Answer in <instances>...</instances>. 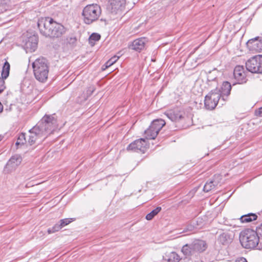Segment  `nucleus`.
I'll use <instances>...</instances> for the list:
<instances>
[{
    "label": "nucleus",
    "mask_w": 262,
    "mask_h": 262,
    "mask_svg": "<svg viewBox=\"0 0 262 262\" xmlns=\"http://www.w3.org/2000/svg\"><path fill=\"white\" fill-rule=\"evenodd\" d=\"M4 83L5 82L4 80L0 77V93H1L5 88Z\"/></svg>",
    "instance_id": "7c9ffc66"
},
{
    "label": "nucleus",
    "mask_w": 262,
    "mask_h": 262,
    "mask_svg": "<svg viewBox=\"0 0 262 262\" xmlns=\"http://www.w3.org/2000/svg\"><path fill=\"white\" fill-rule=\"evenodd\" d=\"M165 115L172 121H179L184 117V112L178 108L168 110L164 113Z\"/></svg>",
    "instance_id": "f8f14e48"
},
{
    "label": "nucleus",
    "mask_w": 262,
    "mask_h": 262,
    "mask_svg": "<svg viewBox=\"0 0 262 262\" xmlns=\"http://www.w3.org/2000/svg\"><path fill=\"white\" fill-rule=\"evenodd\" d=\"M247 46L250 51L253 52H259L262 51V40L259 37L251 39L247 42Z\"/></svg>",
    "instance_id": "9b49d317"
},
{
    "label": "nucleus",
    "mask_w": 262,
    "mask_h": 262,
    "mask_svg": "<svg viewBox=\"0 0 262 262\" xmlns=\"http://www.w3.org/2000/svg\"><path fill=\"white\" fill-rule=\"evenodd\" d=\"M219 241L223 245L227 244L230 242V238L229 235L226 233L221 234L219 238Z\"/></svg>",
    "instance_id": "393cba45"
},
{
    "label": "nucleus",
    "mask_w": 262,
    "mask_h": 262,
    "mask_svg": "<svg viewBox=\"0 0 262 262\" xmlns=\"http://www.w3.org/2000/svg\"><path fill=\"white\" fill-rule=\"evenodd\" d=\"M247 70L252 73L262 74V55L254 56L246 62Z\"/></svg>",
    "instance_id": "1a4fd4ad"
},
{
    "label": "nucleus",
    "mask_w": 262,
    "mask_h": 262,
    "mask_svg": "<svg viewBox=\"0 0 262 262\" xmlns=\"http://www.w3.org/2000/svg\"><path fill=\"white\" fill-rule=\"evenodd\" d=\"M33 74L37 80L41 82H46L49 76V64L44 57L36 59L32 63Z\"/></svg>",
    "instance_id": "20e7f679"
},
{
    "label": "nucleus",
    "mask_w": 262,
    "mask_h": 262,
    "mask_svg": "<svg viewBox=\"0 0 262 262\" xmlns=\"http://www.w3.org/2000/svg\"><path fill=\"white\" fill-rule=\"evenodd\" d=\"M233 75L238 83L241 84L246 82V77L243 66H236L234 70Z\"/></svg>",
    "instance_id": "2eb2a0df"
},
{
    "label": "nucleus",
    "mask_w": 262,
    "mask_h": 262,
    "mask_svg": "<svg viewBox=\"0 0 262 262\" xmlns=\"http://www.w3.org/2000/svg\"><path fill=\"white\" fill-rule=\"evenodd\" d=\"M72 219H64L61 220L60 221V226L62 227H64L65 226L68 225L72 222Z\"/></svg>",
    "instance_id": "c85d7f7f"
},
{
    "label": "nucleus",
    "mask_w": 262,
    "mask_h": 262,
    "mask_svg": "<svg viewBox=\"0 0 262 262\" xmlns=\"http://www.w3.org/2000/svg\"><path fill=\"white\" fill-rule=\"evenodd\" d=\"M62 228V227L60 226V223H59V224H56L53 227L49 228L47 231L49 234H51L58 231Z\"/></svg>",
    "instance_id": "a878e982"
},
{
    "label": "nucleus",
    "mask_w": 262,
    "mask_h": 262,
    "mask_svg": "<svg viewBox=\"0 0 262 262\" xmlns=\"http://www.w3.org/2000/svg\"><path fill=\"white\" fill-rule=\"evenodd\" d=\"M207 80L208 81H215L216 80V77H213L211 74H210L208 75Z\"/></svg>",
    "instance_id": "72a5a7b5"
},
{
    "label": "nucleus",
    "mask_w": 262,
    "mask_h": 262,
    "mask_svg": "<svg viewBox=\"0 0 262 262\" xmlns=\"http://www.w3.org/2000/svg\"><path fill=\"white\" fill-rule=\"evenodd\" d=\"M147 40L145 37H141L134 40L132 45H130L129 48L137 52H140L144 49Z\"/></svg>",
    "instance_id": "f3484780"
},
{
    "label": "nucleus",
    "mask_w": 262,
    "mask_h": 262,
    "mask_svg": "<svg viewBox=\"0 0 262 262\" xmlns=\"http://www.w3.org/2000/svg\"><path fill=\"white\" fill-rule=\"evenodd\" d=\"M10 64L8 63V61H6L4 63V64L3 67V70L2 72V76L3 79H6L9 74V71H10Z\"/></svg>",
    "instance_id": "412c9836"
},
{
    "label": "nucleus",
    "mask_w": 262,
    "mask_h": 262,
    "mask_svg": "<svg viewBox=\"0 0 262 262\" xmlns=\"http://www.w3.org/2000/svg\"><path fill=\"white\" fill-rule=\"evenodd\" d=\"M235 262H247V261L245 258L242 257L237 258Z\"/></svg>",
    "instance_id": "473e14b6"
},
{
    "label": "nucleus",
    "mask_w": 262,
    "mask_h": 262,
    "mask_svg": "<svg viewBox=\"0 0 262 262\" xmlns=\"http://www.w3.org/2000/svg\"><path fill=\"white\" fill-rule=\"evenodd\" d=\"M207 248L206 242L203 240L195 239L190 244H186L181 250L186 256L197 257L199 253L204 251Z\"/></svg>",
    "instance_id": "39448f33"
},
{
    "label": "nucleus",
    "mask_w": 262,
    "mask_h": 262,
    "mask_svg": "<svg viewBox=\"0 0 262 262\" xmlns=\"http://www.w3.org/2000/svg\"><path fill=\"white\" fill-rule=\"evenodd\" d=\"M37 44L38 37L35 35H32L27 39L24 46L27 52H32L36 49Z\"/></svg>",
    "instance_id": "dca6fc26"
},
{
    "label": "nucleus",
    "mask_w": 262,
    "mask_h": 262,
    "mask_svg": "<svg viewBox=\"0 0 262 262\" xmlns=\"http://www.w3.org/2000/svg\"><path fill=\"white\" fill-rule=\"evenodd\" d=\"M255 232L259 237L262 238V223L256 227Z\"/></svg>",
    "instance_id": "c756f323"
},
{
    "label": "nucleus",
    "mask_w": 262,
    "mask_h": 262,
    "mask_svg": "<svg viewBox=\"0 0 262 262\" xmlns=\"http://www.w3.org/2000/svg\"><path fill=\"white\" fill-rule=\"evenodd\" d=\"M100 37L101 36L99 34L94 33L90 36L89 41L91 43H94V42L98 41L100 39Z\"/></svg>",
    "instance_id": "bb28decb"
},
{
    "label": "nucleus",
    "mask_w": 262,
    "mask_h": 262,
    "mask_svg": "<svg viewBox=\"0 0 262 262\" xmlns=\"http://www.w3.org/2000/svg\"><path fill=\"white\" fill-rule=\"evenodd\" d=\"M57 128V120L53 115H45L35 126L29 130L28 143L31 145L39 144Z\"/></svg>",
    "instance_id": "f257e3e1"
},
{
    "label": "nucleus",
    "mask_w": 262,
    "mask_h": 262,
    "mask_svg": "<svg viewBox=\"0 0 262 262\" xmlns=\"http://www.w3.org/2000/svg\"><path fill=\"white\" fill-rule=\"evenodd\" d=\"M124 4L125 0H110L107 9L112 13H116Z\"/></svg>",
    "instance_id": "a211bd4d"
},
{
    "label": "nucleus",
    "mask_w": 262,
    "mask_h": 262,
    "mask_svg": "<svg viewBox=\"0 0 262 262\" xmlns=\"http://www.w3.org/2000/svg\"><path fill=\"white\" fill-rule=\"evenodd\" d=\"M231 85L228 81H224L222 83L221 90H218L221 94V105H223L225 101L227 100L228 96L230 94L231 90Z\"/></svg>",
    "instance_id": "4468645a"
},
{
    "label": "nucleus",
    "mask_w": 262,
    "mask_h": 262,
    "mask_svg": "<svg viewBox=\"0 0 262 262\" xmlns=\"http://www.w3.org/2000/svg\"><path fill=\"white\" fill-rule=\"evenodd\" d=\"M95 89L93 86H90L86 91L87 95L88 96L91 95L95 91Z\"/></svg>",
    "instance_id": "2f4dec72"
},
{
    "label": "nucleus",
    "mask_w": 262,
    "mask_h": 262,
    "mask_svg": "<svg viewBox=\"0 0 262 262\" xmlns=\"http://www.w3.org/2000/svg\"><path fill=\"white\" fill-rule=\"evenodd\" d=\"M257 219V215L253 213H248L241 216L239 220L242 223H247L255 221Z\"/></svg>",
    "instance_id": "6ab92c4d"
},
{
    "label": "nucleus",
    "mask_w": 262,
    "mask_h": 262,
    "mask_svg": "<svg viewBox=\"0 0 262 262\" xmlns=\"http://www.w3.org/2000/svg\"><path fill=\"white\" fill-rule=\"evenodd\" d=\"M119 58V56H114L112 57L105 63L104 66H102V70L103 71L105 70L108 67H111L118 60Z\"/></svg>",
    "instance_id": "4be33fe9"
},
{
    "label": "nucleus",
    "mask_w": 262,
    "mask_h": 262,
    "mask_svg": "<svg viewBox=\"0 0 262 262\" xmlns=\"http://www.w3.org/2000/svg\"><path fill=\"white\" fill-rule=\"evenodd\" d=\"M148 148V144L145 139L141 138L129 144L126 148L127 151L144 153Z\"/></svg>",
    "instance_id": "9d476101"
},
{
    "label": "nucleus",
    "mask_w": 262,
    "mask_h": 262,
    "mask_svg": "<svg viewBox=\"0 0 262 262\" xmlns=\"http://www.w3.org/2000/svg\"><path fill=\"white\" fill-rule=\"evenodd\" d=\"M218 183L219 182L215 180H211L209 182H206L204 186V191L208 192L211 190L217 185Z\"/></svg>",
    "instance_id": "aec40b11"
},
{
    "label": "nucleus",
    "mask_w": 262,
    "mask_h": 262,
    "mask_svg": "<svg viewBox=\"0 0 262 262\" xmlns=\"http://www.w3.org/2000/svg\"><path fill=\"white\" fill-rule=\"evenodd\" d=\"M3 109V106L2 104H1V103L0 102V113L2 112Z\"/></svg>",
    "instance_id": "c9c22d12"
},
{
    "label": "nucleus",
    "mask_w": 262,
    "mask_h": 262,
    "mask_svg": "<svg viewBox=\"0 0 262 262\" xmlns=\"http://www.w3.org/2000/svg\"><path fill=\"white\" fill-rule=\"evenodd\" d=\"M3 137L0 135V141L2 140Z\"/></svg>",
    "instance_id": "e433bc0d"
},
{
    "label": "nucleus",
    "mask_w": 262,
    "mask_h": 262,
    "mask_svg": "<svg viewBox=\"0 0 262 262\" xmlns=\"http://www.w3.org/2000/svg\"><path fill=\"white\" fill-rule=\"evenodd\" d=\"M165 125V122L162 119L154 120L149 128L144 132L145 138L147 140L155 139Z\"/></svg>",
    "instance_id": "0eeeda50"
},
{
    "label": "nucleus",
    "mask_w": 262,
    "mask_h": 262,
    "mask_svg": "<svg viewBox=\"0 0 262 262\" xmlns=\"http://www.w3.org/2000/svg\"><path fill=\"white\" fill-rule=\"evenodd\" d=\"M24 141L27 142L26 137L25 136V134L22 133L19 136L17 139V141L16 142V145H18L19 144H24L25 143Z\"/></svg>",
    "instance_id": "cd10ccee"
},
{
    "label": "nucleus",
    "mask_w": 262,
    "mask_h": 262,
    "mask_svg": "<svg viewBox=\"0 0 262 262\" xmlns=\"http://www.w3.org/2000/svg\"><path fill=\"white\" fill-rule=\"evenodd\" d=\"M179 256L176 252H171L168 256L167 262H179Z\"/></svg>",
    "instance_id": "b1692460"
},
{
    "label": "nucleus",
    "mask_w": 262,
    "mask_h": 262,
    "mask_svg": "<svg viewBox=\"0 0 262 262\" xmlns=\"http://www.w3.org/2000/svg\"><path fill=\"white\" fill-rule=\"evenodd\" d=\"M161 210V207H157L146 215V219L148 221L151 220Z\"/></svg>",
    "instance_id": "5701e85b"
},
{
    "label": "nucleus",
    "mask_w": 262,
    "mask_h": 262,
    "mask_svg": "<svg viewBox=\"0 0 262 262\" xmlns=\"http://www.w3.org/2000/svg\"><path fill=\"white\" fill-rule=\"evenodd\" d=\"M21 161L22 158L20 155H14L8 161L5 168L8 169L9 172H11L16 169V168L21 163Z\"/></svg>",
    "instance_id": "ddd939ff"
},
{
    "label": "nucleus",
    "mask_w": 262,
    "mask_h": 262,
    "mask_svg": "<svg viewBox=\"0 0 262 262\" xmlns=\"http://www.w3.org/2000/svg\"><path fill=\"white\" fill-rule=\"evenodd\" d=\"M101 14V9L99 5L93 4L88 5L83 9L82 16L85 24L90 25L97 20Z\"/></svg>",
    "instance_id": "423d86ee"
},
{
    "label": "nucleus",
    "mask_w": 262,
    "mask_h": 262,
    "mask_svg": "<svg viewBox=\"0 0 262 262\" xmlns=\"http://www.w3.org/2000/svg\"><path fill=\"white\" fill-rule=\"evenodd\" d=\"M221 94L218 90H212L205 98V106L208 110H213L219 103L221 105Z\"/></svg>",
    "instance_id": "6e6552de"
},
{
    "label": "nucleus",
    "mask_w": 262,
    "mask_h": 262,
    "mask_svg": "<svg viewBox=\"0 0 262 262\" xmlns=\"http://www.w3.org/2000/svg\"><path fill=\"white\" fill-rule=\"evenodd\" d=\"M239 241L246 249H256L262 251V241L255 231L247 229L240 233Z\"/></svg>",
    "instance_id": "7ed1b4c3"
},
{
    "label": "nucleus",
    "mask_w": 262,
    "mask_h": 262,
    "mask_svg": "<svg viewBox=\"0 0 262 262\" xmlns=\"http://www.w3.org/2000/svg\"><path fill=\"white\" fill-rule=\"evenodd\" d=\"M38 27L41 34L46 37L58 38L64 34L66 28L51 18L41 19L38 21Z\"/></svg>",
    "instance_id": "f03ea898"
},
{
    "label": "nucleus",
    "mask_w": 262,
    "mask_h": 262,
    "mask_svg": "<svg viewBox=\"0 0 262 262\" xmlns=\"http://www.w3.org/2000/svg\"><path fill=\"white\" fill-rule=\"evenodd\" d=\"M258 115L260 117H262V107L259 109Z\"/></svg>",
    "instance_id": "f704fd0d"
}]
</instances>
